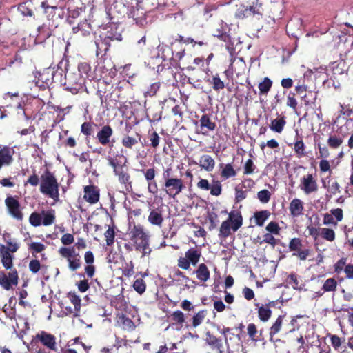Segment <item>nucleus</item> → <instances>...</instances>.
<instances>
[{"instance_id": "1", "label": "nucleus", "mask_w": 353, "mask_h": 353, "mask_svg": "<svg viewBox=\"0 0 353 353\" xmlns=\"http://www.w3.org/2000/svg\"><path fill=\"white\" fill-rule=\"evenodd\" d=\"M128 228L125 233V239L131 241L132 243H125V249L131 252L135 248L136 250L142 253L143 256L150 254L151 250L149 248L148 234L143 232L141 227L136 225L134 223L128 222Z\"/></svg>"}, {"instance_id": "2", "label": "nucleus", "mask_w": 353, "mask_h": 353, "mask_svg": "<svg viewBox=\"0 0 353 353\" xmlns=\"http://www.w3.org/2000/svg\"><path fill=\"white\" fill-rule=\"evenodd\" d=\"M0 257L5 268L10 270L8 274L0 271V285L5 290H9L12 285H17L19 277L17 271L12 269L13 256L8 252V249L3 244H0Z\"/></svg>"}, {"instance_id": "3", "label": "nucleus", "mask_w": 353, "mask_h": 353, "mask_svg": "<svg viewBox=\"0 0 353 353\" xmlns=\"http://www.w3.org/2000/svg\"><path fill=\"white\" fill-rule=\"evenodd\" d=\"M40 192L54 201H59V183L54 173L46 169L41 176Z\"/></svg>"}, {"instance_id": "4", "label": "nucleus", "mask_w": 353, "mask_h": 353, "mask_svg": "<svg viewBox=\"0 0 353 353\" xmlns=\"http://www.w3.org/2000/svg\"><path fill=\"white\" fill-rule=\"evenodd\" d=\"M171 170L172 169L170 168H168L163 170V190L170 198L175 199V197L185 188V185L181 179L171 177L170 176Z\"/></svg>"}, {"instance_id": "5", "label": "nucleus", "mask_w": 353, "mask_h": 353, "mask_svg": "<svg viewBox=\"0 0 353 353\" xmlns=\"http://www.w3.org/2000/svg\"><path fill=\"white\" fill-rule=\"evenodd\" d=\"M61 63V62H60L59 64ZM62 72L63 70L59 67V65H57V70L52 67L45 68L41 72L39 73L37 83H41L39 86L43 89L46 88H49L54 82L56 81H60L61 80L63 75Z\"/></svg>"}, {"instance_id": "6", "label": "nucleus", "mask_w": 353, "mask_h": 353, "mask_svg": "<svg viewBox=\"0 0 353 353\" xmlns=\"http://www.w3.org/2000/svg\"><path fill=\"white\" fill-rule=\"evenodd\" d=\"M114 40L121 41V35L120 34L114 35L112 33L108 32V34L104 38L95 41L97 57H103L105 55L109 50L111 41Z\"/></svg>"}, {"instance_id": "7", "label": "nucleus", "mask_w": 353, "mask_h": 353, "mask_svg": "<svg viewBox=\"0 0 353 353\" xmlns=\"http://www.w3.org/2000/svg\"><path fill=\"white\" fill-rule=\"evenodd\" d=\"M196 186L199 189L204 191H210L212 196H218L221 194L222 185L221 181L213 179L212 184L207 179H201L197 183Z\"/></svg>"}, {"instance_id": "8", "label": "nucleus", "mask_w": 353, "mask_h": 353, "mask_svg": "<svg viewBox=\"0 0 353 353\" xmlns=\"http://www.w3.org/2000/svg\"><path fill=\"white\" fill-rule=\"evenodd\" d=\"M299 188L305 194H310L318 190V183L312 174H307L301 179Z\"/></svg>"}, {"instance_id": "9", "label": "nucleus", "mask_w": 353, "mask_h": 353, "mask_svg": "<svg viewBox=\"0 0 353 353\" xmlns=\"http://www.w3.org/2000/svg\"><path fill=\"white\" fill-rule=\"evenodd\" d=\"M90 70L91 67L88 63L82 62L78 65V73L77 74H78L79 79L76 82V91H79L85 86Z\"/></svg>"}, {"instance_id": "10", "label": "nucleus", "mask_w": 353, "mask_h": 353, "mask_svg": "<svg viewBox=\"0 0 353 353\" xmlns=\"http://www.w3.org/2000/svg\"><path fill=\"white\" fill-rule=\"evenodd\" d=\"M14 150L9 145H0V170L3 166H9L13 161Z\"/></svg>"}, {"instance_id": "11", "label": "nucleus", "mask_w": 353, "mask_h": 353, "mask_svg": "<svg viewBox=\"0 0 353 353\" xmlns=\"http://www.w3.org/2000/svg\"><path fill=\"white\" fill-rule=\"evenodd\" d=\"M5 203L10 214L14 219L17 220H21L23 219V214L21 212L20 203L17 199L12 196H8L5 200Z\"/></svg>"}, {"instance_id": "12", "label": "nucleus", "mask_w": 353, "mask_h": 353, "mask_svg": "<svg viewBox=\"0 0 353 353\" xmlns=\"http://www.w3.org/2000/svg\"><path fill=\"white\" fill-rule=\"evenodd\" d=\"M70 302L73 305L74 307L72 308L70 306H65L63 308L66 314H72L74 316H78L79 315L80 309H81V299L80 297L76 294L74 292H69L67 296Z\"/></svg>"}, {"instance_id": "13", "label": "nucleus", "mask_w": 353, "mask_h": 353, "mask_svg": "<svg viewBox=\"0 0 353 353\" xmlns=\"http://www.w3.org/2000/svg\"><path fill=\"white\" fill-rule=\"evenodd\" d=\"M268 233L263 235L262 242H265L274 246L276 243L274 234H279L280 228L276 222H270L265 228Z\"/></svg>"}, {"instance_id": "14", "label": "nucleus", "mask_w": 353, "mask_h": 353, "mask_svg": "<svg viewBox=\"0 0 353 353\" xmlns=\"http://www.w3.org/2000/svg\"><path fill=\"white\" fill-rule=\"evenodd\" d=\"M113 129L110 125H105L97 132L96 139L102 145L110 143V139L113 135Z\"/></svg>"}, {"instance_id": "15", "label": "nucleus", "mask_w": 353, "mask_h": 353, "mask_svg": "<svg viewBox=\"0 0 353 353\" xmlns=\"http://www.w3.org/2000/svg\"><path fill=\"white\" fill-rule=\"evenodd\" d=\"M83 198L90 203H96L100 197L99 188L94 185H85L83 188Z\"/></svg>"}, {"instance_id": "16", "label": "nucleus", "mask_w": 353, "mask_h": 353, "mask_svg": "<svg viewBox=\"0 0 353 353\" xmlns=\"http://www.w3.org/2000/svg\"><path fill=\"white\" fill-rule=\"evenodd\" d=\"M197 164L206 172H212L215 167V161L210 155L203 154L200 157L199 163L194 160L189 161V165Z\"/></svg>"}, {"instance_id": "17", "label": "nucleus", "mask_w": 353, "mask_h": 353, "mask_svg": "<svg viewBox=\"0 0 353 353\" xmlns=\"http://www.w3.org/2000/svg\"><path fill=\"white\" fill-rule=\"evenodd\" d=\"M36 339L47 348L56 350V339L52 334L42 331L37 334Z\"/></svg>"}, {"instance_id": "18", "label": "nucleus", "mask_w": 353, "mask_h": 353, "mask_svg": "<svg viewBox=\"0 0 353 353\" xmlns=\"http://www.w3.org/2000/svg\"><path fill=\"white\" fill-rule=\"evenodd\" d=\"M58 25L56 23L48 22V24L43 23L38 27L37 38L41 41H46L51 35L53 30L56 28Z\"/></svg>"}, {"instance_id": "19", "label": "nucleus", "mask_w": 353, "mask_h": 353, "mask_svg": "<svg viewBox=\"0 0 353 353\" xmlns=\"http://www.w3.org/2000/svg\"><path fill=\"white\" fill-rule=\"evenodd\" d=\"M55 219L54 210H43L41 213L34 212L32 213L28 221H54Z\"/></svg>"}, {"instance_id": "20", "label": "nucleus", "mask_w": 353, "mask_h": 353, "mask_svg": "<svg viewBox=\"0 0 353 353\" xmlns=\"http://www.w3.org/2000/svg\"><path fill=\"white\" fill-rule=\"evenodd\" d=\"M242 225V222H223L220 228V234L224 237L234 232Z\"/></svg>"}, {"instance_id": "21", "label": "nucleus", "mask_w": 353, "mask_h": 353, "mask_svg": "<svg viewBox=\"0 0 353 353\" xmlns=\"http://www.w3.org/2000/svg\"><path fill=\"white\" fill-rule=\"evenodd\" d=\"M199 122L201 129L202 130H206V132H202L203 134H205L208 131H214L216 128V123L212 121L210 115L208 114H203L201 116Z\"/></svg>"}, {"instance_id": "22", "label": "nucleus", "mask_w": 353, "mask_h": 353, "mask_svg": "<svg viewBox=\"0 0 353 353\" xmlns=\"http://www.w3.org/2000/svg\"><path fill=\"white\" fill-rule=\"evenodd\" d=\"M118 176L120 183L123 184L126 190L130 191L132 188V181L130 174L124 170V168L115 174Z\"/></svg>"}, {"instance_id": "23", "label": "nucleus", "mask_w": 353, "mask_h": 353, "mask_svg": "<svg viewBox=\"0 0 353 353\" xmlns=\"http://www.w3.org/2000/svg\"><path fill=\"white\" fill-rule=\"evenodd\" d=\"M73 33L77 34L80 32L82 36H88L90 34L92 31L91 24L86 19L81 21L77 26L72 28Z\"/></svg>"}, {"instance_id": "24", "label": "nucleus", "mask_w": 353, "mask_h": 353, "mask_svg": "<svg viewBox=\"0 0 353 353\" xmlns=\"http://www.w3.org/2000/svg\"><path fill=\"white\" fill-rule=\"evenodd\" d=\"M289 209L293 216H298L302 214L303 204L299 199H294L290 203Z\"/></svg>"}, {"instance_id": "25", "label": "nucleus", "mask_w": 353, "mask_h": 353, "mask_svg": "<svg viewBox=\"0 0 353 353\" xmlns=\"http://www.w3.org/2000/svg\"><path fill=\"white\" fill-rule=\"evenodd\" d=\"M285 124L286 120L285 117L283 116L272 120L269 127L272 131L276 133H281Z\"/></svg>"}, {"instance_id": "26", "label": "nucleus", "mask_w": 353, "mask_h": 353, "mask_svg": "<svg viewBox=\"0 0 353 353\" xmlns=\"http://www.w3.org/2000/svg\"><path fill=\"white\" fill-rule=\"evenodd\" d=\"M43 12L48 18L49 22L55 23V21L60 18V13L58 12L59 7H41Z\"/></svg>"}, {"instance_id": "27", "label": "nucleus", "mask_w": 353, "mask_h": 353, "mask_svg": "<svg viewBox=\"0 0 353 353\" xmlns=\"http://www.w3.org/2000/svg\"><path fill=\"white\" fill-rule=\"evenodd\" d=\"M128 8L121 1H115L110 7L112 14H117L118 18L124 17L127 12Z\"/></svg>"}, {"instance_id": "28", "label": "nucleus", "mask_w": 353, "mask_h": 353, "mask_svg": "<svg viewBox=\"0 0 353 353\" xmlns=\"http://www.w3.org/2000/svg\"><path fill=\"white\" fill-rule=\"evenodd\" d=\"M97 125L90 121H85L81 125V132L85 136V139L89 141L90 137L94 133V128Z\"/></svg>"}, {"instance_id": "29", "label": "nucleus", "mask_w": 353, "mask_h": 353, "mask_svg": "<svg viewBox=\"0 0 353 353\" xmlns=\"http://www.w3.org/2000/svg\"><path fill=\"white\" fill-rule=\"evenodd\" d=\"M205 81L211 84L215 91H219L225 88V83L220 79L218 73L213 75L212 79H205Z\"/></svg>"}, {"instance_id": "30", "label": "nucleus", "mask_w": 353, "mask_h": 353, "mask_svg": "<svg viewBox=\"0 0 353 353\" xmlns=\"http://www.w3.org/2000/svg\"><path fill=\"white\" fill-rule=\"evenodd\" d=\"M258 1L259 0H256L255 3H253V4L250 6V9L251 10L252 18L259 20L262 18L264 10L262 4L259 3Z\"/></svg>"}, {"instance_id": "31", "label": "nucleus", "mask_w": 353, "mask_h": 353, "mask_svg": "<svg viewBox=\"0 0 353 353\" xmlns=\"http://www.w3.org/2000/svg\"><path fill=\"white\" fill-rule=\"evenodd\" d=\"M22 64L23 57L21 52H17L13 57H10L6 61V65L10 68H19Z\"/></svg>"}, {"instance_id": "32", "label": "nucleus", "mask_w": 353, "mask_h": 353, "mask_svg": "<svg viewBox=\"0 0 353 353\" xmlns=\"http://www.w3.org/2000/svg\"><path fill=\"white\" fill-rule=\"evenodd\" d=\"M195 273L197 279L201 281H207L210 278V271L204 263H201L199 265Z\"/></svg>"}, {"instance_id": "33", "label": "nucleus", "mask_w": 353, "mask_h": 353, "mask_svg": "<svg viewBox=\"0 0 353 353\" xmlns=\"http://www.w3.org/2000/svg\"><path fill=\"white\" fill-rule=\"evenodd\" d=\"M108 87L112 88V85L108 83L104 80L99 81L97 94L99 95V98H100L101 103H103L104 101H106L108 99L107 96H105V94L108 91V89H107Z\"/></svg>"}, {"instance_id": "34", "label": "nucleus", "mask_w": 353, "mask_h": 353, "mask_svg": "<svg viewBox=\"0 0 353 353\" xmlns=\"http://www.w3.org/2000/svg\"><path fill=\"white\" fill-rule=\"evenodd\" d=\"M294 150L297 157H303L306 155L305 145L302 138L297 139L294 143Z\"/></svg>"}, {"instance_id": "35", "label": "nucleus", "mask_w": 353, "mask_h": 353, "mask_svg": "<svg viewBox=\"0 0 353 353\" xmlns=\"http://www.w3.org/2000/svg\"><path fill=\"white\" fill-rule=\"evenodd\" d=\"M272 83V81L270 78L265 77L259 84V94L261 95H266L270 90Z\"/></svg>"}, {"instance_id": "36", "label": "nucleus", "mask_w": 353, "mask_h": 353, "mask_svg": "<svg viewBox=\"0 0 353 353\" xmlns=\"http://www.w3.org/2000/svg\"><path fill=\"white\" fill-rule=\"evenodd\" d=\"M185 256L190 263L195 265L199 261L201 252L194 248H192L185 252Z\"/></svg>"}, {"instance_id": "37", "label": "nucleus", "mask_w": 353, "mask_h": 353, "mask_svg": "<svg viewBox=\"0 0 353 353\" xmlns=\"http://www.w3.org/2000/svg\"><path fill=\"white\" fill-rule=\"evenodd\" d=\"M206 340H207V343L210 345H211L213 348L216 350L217 353H222L221 349L223 347V345H222L221 340L218 339L215 336L210 335V334L208 335Z\"/></svg>"}, {"instance_id": "38", "label": "nucleus", "mask_w": 353, "mask_h": 353, "mask_svg": "<svg viewBox=\"0 0 353 353\" xmlns=\"http://www.w3.org/2000/svg\"><path fill=\"white\" fill-rule=\"evenodd\" d=\"M343 143V139L336 134H332L327 139V145L332 149H336Z\"/></svg>"}, {"instance_id": "39", "label": "nucleus", "mask_w": 353, "mask_h": 353, "mask_svg": "<svg viewBox=\"0 0 353 353\" xmlns=\"http://www.w3.org/2000/svg\"><path fill=\"white\" fill-rule=\"evenodd\" d=\"M236 175V172L230 163L226 164L221 172V176L224 179L234 177Z\"/></svg>"}, {"instance_id": "40", "label": "nucleus", "mask_w": 353, "mask_h": 353, "mask_svg": "<svg viewBox=\"0 0 353 353\" xmlns=\"http://www.w3.org/2000/svg\"><path fill=\"white\" fill-rule=\"evenodd\" d=\"M258 314L262 321H267L271 316L272 311L268 306L262 305L259 308Z\"/></svg>"}, {"instance_id": "41", "label": "nucleus", "mask_w": 353, "mask_h": 353, "mask_svg": "<svg viewBox=\"0 0 353 353\" xmlns=\"http://www.w3.org/2000/svg\"><path fill=\"white\" fill-rule=\"evenodd\" d=\"M337 286L336 281L333 278L327 279L323 285L322 290L324 292H333Z\"/></svg>"}, {"instance_id": "42", "label": "nucleus", "mask_w": 353, "mask_h": 353, "mask_svg": "<svg viewBox=\"0 0 353 353\" xmlns=\"http://www.w3.org/2000/svg\"><path fill=\"white\" fill-rule=\"evenodd\" d=\"M81 12V8H76L74 9L68 8V17L67 19L68 23L72 25L74 23V19L79 17Z\"/></svg>"}, {"instance_id": "43", "label": "nucleus", "mask_w": 353, "mask_h": 353, "mask_svg": "<svg viewBox=\"0 0 353 353\" xmlns=\"http://www.w3.org/2000/svg\"><path fill=\"white\" fill-rule=\"evenodd\" d=\"M270 212L268 210L256 212L253 216L250 219V221H252L253 219H254L255 221H266L270 217Z\"/></svg>"}, {"instance_id": "44", "label": "nucleus", "mask_w": 353, "mask_h": 353, "mask_svg": "<svg viewBox=\"0 0 353 353\" xmlns=\"http://www.w3.org/2000/svg\"><path fill=\"white\" fill-rule=\"evenodd\" d=\"M256 166L251 159H248L243 166V174L250 175L254 173Z\"/></svg>"}, {"instance_id": "45", "label": "nucleus", "mask_w": 353, "mask_h": 353, "mask_svg": "<svg viewBox=\"0 0 353 353\" xmlns=\"http://www.w3.org/2000/svg\"><path fill=\"white\" fill-rule=\"evenodd\" d=\"M206 316V312L201 310L195 314L192 318V326L196 327L200 325Z\"/></svg>"}, {"instance_id": "46", "label": "nucleus", "mask_w": 353, "mask_h": 353, "mask_svg": "<svg viewBox=\"0 0 353 353\" xmlns=\"http://www.w3.org/2000/svg\"><path fill=\"white\" fill-rule=\"evenodd\" d=\"M59 253L62 256L67 258L68 261L70 259L78 256V254H76L74 249L70 248H61L59 250Z\"/></svg>"}, {"instance_id": "47", "label": "nucleus", "mask_w": 353, "mask_h": 353, "mask_svg": "<svg viewBox=\"0 0 353 353\" xmlns=\"http://www.w3.org/2000/svg\"><path fill=\"white\" fill-rule=\"evenodd\" d=\"M283 316H279L276 319V321L274 322V323L272 325V326L270 328V336L276 334L281 330V325L283 323Z\"/></svg>"}, {"instance_id": "48", "label": "nucleus", "mask_w": 353, "mask_h": 353, "mask_svg": "<svg viewBox=\"0 0 353 353\" xmlns=\"http://www.w3.org/2000/svg\"><path fill=\"white\" fill-rule=\"evenodd\" d=\"M137 143V140L130 136H125L121 140L123 146L128 149H132Z\"/></svg>"}, {"instance_id": "49", "label": "nucleus", "mask_w": 353, "mask_h": 353, "mask_svg": "<svg viewBox=\"0 0 353 353\" xmlns=\"http://www.w3.org/2000/svg\"><path fill=\"white\" fill-rule=\"evenodd\" d=\"M148 136L150 141V145L154 148H157L160 142V137L159 134L155 131H149Z\"/></svg>"}, {"instance_id": "50", "label": "nucleus", "mask_w": 353, "mask_h": 353, "mask_svg": "<svg viewBox=\"0 0 353 353\" xmlns=\"http://www.w3.org/2000/svg\"><path fill=\"white\" fill-rule=\"evenodd\" d=\"M133 288L136 292L141 294L145 291L146 285L142 279H139L134 282Z\"/></svg>"}, {"instance_id": "51", "label": "nucleus", "mask_w": 353, "mask_h": 353, "mask_svg": "<svg viewBox=\"0 0 353 353\" xmlns=\"http://www.w3.org/2000/svg\"><path fill=\"white\" fill-rule=\"evenodd\" d=\"M18 10L23 16L32 17L34 14L33 10L28 7L26 2L20 3Z\"/></svg>"}, {"instance_id": "52", "label": "nucleus", "mask_w": 353, "mask_h": 353, "mask_svg": "<svg viewBox=\"0 0 353 353\" xmlns=\"http://www.w3.org/2000/svg\"><path fill=\"white\" fill-rule=\"evenodd\" d=\"M145 180L148 181H153L155 180L156 170L154 168H150L141 170Z\"/></svg>"}, {"instance_id": "53", "label": "nucleus", "mask_w": 353, "mask_h": 353, "mask_svg": "<svg viewBox=\"0 0 353 353\" xmlns=\"http://www.w3.org/2000/svg\"><path fill=\"white\" fill-rule=\"evenodd\" d=\"M114 230L113 227L109 226L108 229L105 232V237L107 245H111L114 241Z\"/></svg>"}, {"instance_id": "54", "label": "nucleus", "mask_w": 353, "mask_h": 353, "mask_svg": "<svg viewBox=\"0 0 353 353\" xmlns=\"http://www.w3.org/2000/svg\"><path fill=\"white\" fill-rule=\"evenodd\" d=\"M259 200L263 203H267L269 202L271 194L268 190H262L257 194Z\"/></svg>"}, {"instance_id": "55", "label": "nucleus", "mask_w": 353, "mask_h": 353, "mask_svg": "<svg viewBox=\"0 0 353 353\" xmlns=\"http://www.w3.org/2000/svg\"><path fill=\"white\" fill-rule=\"evenodd\" d=\"M160 83L155 82L150 85L148 90L145 93V97H153L154 96L160 88Z\"/></svg>"}, {"instance_id": "56", "label": "nucleus", "mask_w": 353, "mask_h": 353, "mask_svg": "<svg viewBox=\"0 0 353 353\" xmlns=\"http://www.w3.org/2000/svg\"><path fill=\"white\" fill-rule=\"evenodd\" d=\"M294 96V93H292L291 92L289 93V94L287 97L286 105L287 106L291 108L292 110L296 111L297 108V101Z\"/></svg>"}, {"instance_id": "57", "label": "nucleus", "mask_w": 353, "mask_h": 353, "mask_svg": "<svg viewBox=\"0 0 353 353\" xmlns=\"http://www.w3.org/2000/svg\"><path fill=\"white\" fill-rule=\"evenodd\" d=\"M78 79H79V76L76 73H74L72 75H70L68 77V78L67 79V82H68V85H71V87L70 88V90L73 93H77L79 92V91H76V89H75L76 82L77 81Z\"/></svg>"}, {"instance_id": "58", "label": "nucleus", "mask_w": 353, "mask_h": 353, "mask_svg": "<svg viewBox=\"0 0 353 353\" xmlns=\"http://www.w3.org/2000/svg\"><path fill=\"white\" fill-rule=\"evenodd\" d=\"M108 165L113 168L114 174L123 168V165H120L117 159L111 157H108Z\"/></svg>"}, {"instance_id": "59", "label": "nucleus", "mask_w": 353, "mask_h": 353, "mask_svg": "<svg viewBox=\"0 0 353 353\" xmlns=\"http://www.w3.org/2000/svg\"><path fill=\"white\" fill-rule=\"evenodd\" d=\"M317 148L319 150V157L322 158V159H327L330 157V153L327 146L323 145L321 143H319L317 144Z\"/></svg>"}, {"instance_id": "60", "label": "nucleus", "mask_w": 353, "mask_h": 353, "mask_svg": "<svg viewBox=\"0 0 353 353\" xmlns=\"http://www.w3.org/2000/svg\"><path fill=\"white\" fill-rule=\"evenodd\" d=\"M147 190L148 192L152 194L154 196L156 197L157 196L158 185L156 180L147 182Z\"/></svg>"}, {"instance_id": "61", "label": "nucleus", "mask_w": 353, "mask_h": 353, "mask_svg": "<svg viewBox=\"0 0 353 353\" xmlns=\"http://www.w3.org/2000/svg\"><path fill=\"white\" fill-rule=\"evenodd\" d=\"M228 26L226 23L222 25V30L219 32V34H216V36L221 40L228 42L230 41V35L227 34Z\"/></svg>"}, {"instance_id": "62", "label": "nucleus", "mask_w": 353, "mask_h": 353, "mask_svg": "<svg viewBox=\"0 0 353 353\" xmlns=\"http://www.w3.org/2000/svg\"><path fill=\"white\" fill-rule=\"evenodd\" d=\"M250 6L249 7H244L241 10H239L236 12V17L239 19H245V18H252V14L250 12Z\"/></svg>"}, {"instance_id": "63", "label": "nucleus", "mask_w": 353, "mask_h": 353, "mask_svg": "<svg viewBox=\"0 0 353 353\" xmlns=\"http://www.w3.org/2000/svg\"><path fill=\"white\" fill-rule=\"evenodd\" d=\"M30 184L32 186H37L39 184V177L37 174L35 170L33 172V174L30 175L27 179L25 185Z\"/></svg>"}, {"instance_id": "64", "label": "nucleus", "mask_w": 353, "mask_h": 353, "mask_svg": "<svg viewBox=\"0 0 353 353\" xmlns=\"http://www.w3.org/2000/svg\"><path fill=\"white\" fill-rule=\"evenodd\" d=\"M321 234L325 239L332 241L335 238L334 232L331 229L327 228H322L321 229Z\"/></svg>"}]
</instances>
